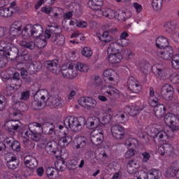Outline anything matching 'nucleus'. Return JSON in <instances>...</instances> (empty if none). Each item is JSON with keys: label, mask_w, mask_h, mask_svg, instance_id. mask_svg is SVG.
<instances>
[{"label": "nucleus", "mask_w": 179, "mask_h": 179, "mask_svg": "<svg viewBox=\"0 0 179 179\" xmlns=\"http://www.w3.org/2000/svg\"><path fill=\"white\" fill-rule=\"evenodd\" d=\"M50 29L45 31V38H51V41L55 45H64L65 44V36L61 35L62 30L59 27L50 26Z\"/></svg>", "instance_id": "nucleus-1"}, {"label": "nucleus", "mask_w": 179, "mask_h": 179, "mask_svg": "<svg viewBox=\"0 0 179 179\" xmlns=\"http://www.w3.org/2000/svg\"><path fill=\"white\" fill-rule=\"evenodd\" d=\"M86 124V119L83 117L79 118L75 116H69L65 118L64 125L66 129H71L73 132H80L82 126Z\"/></svg>", "instance_id": "nucleus-2"}, {"label": "nucleus", "mask_w": 179, "mask_h": 179, "mask_svg": "<svg viewBox=\"0 0 179 179\" xmlns=\"http://www.w3.org/2000/svg\"><path fill=\"white\" fill-rule=\"evenodd\" d=\"M150 136L152 138L153 141L156 145H163V142H166L169 138H171L173 135L166 131H159L157 128L151 127L150 129Z\"/></svg>", "instance_id": "nucleus-3"}, {"label": "nucleus", "mask_w": 179, "mask_h": 179, "mask_svg": "<svg viewBox=\"0 0 179 179\" xmlns=\"http://www.w3.org/2000/svg\"><path fill=\"white\" fill-rule=\"evenodd\" d=\"M48 94V92L45 90H39L34 95V101L31 103V108L35 110H41L44 106H45V95Z\"/></svg>", "instance_id": "nucleus-4"}, {"label": "nucleus", "mask_w": 179, "mask_h": 179, "mask_svg": "<svg viewBox=\"0 0 179 179\" xmlns=\"http://www.w3.org/2000/svg\"><path fill=\"white\" fill-rule=\"evenodd\" d=\"M3 58L13 61V59H17V58L23 59V56L19 54V49L17 47L15 46L13 44H10L8 45L6 53H4Z\"/></svg>", "instance_id": "nucleus-5"}, {"label": "nucleus", "mask_w": 179, "mask_h": 179, "mask_svg": "<svg viewBox=\"0 0 179 179\" xmlns=\"http://www.w3.org/2000/svg\"><path fill=\"white\" fill-rule=\"evenodd\" d=\"M153 103L155 104L159 103V99L157 98H152L150 100V104L152 106V107H154L153 111L155 117L157 118H162L166 114V107L164 105L160 103L158 105H153Z\"/></svg>", "instance_id": "nucleus-6"}, {"label": "nucleus", "mask_w": 179, "mask_h": 179, "mask_svg": "<svg viewBox=\"0 0 179 179\" xmlns=\"http://www.w3.org/2000/svg\"><path fill=\"white\" fill-rule=\"evenodd\" d=\"M160 94L165 100L170 103L169 101H171L174 97V88L170 84H165L161 89Z\"/></svg>", "instance_id": "nucleus-7"}, {"label": "nucleus", "mask_w": 179, "mask_h": 179, "mask_svg": "<svg viewBox=\"0 0 179 179\" xmlns=\"http://www.w3.org/2000/svg\"><path fill=\"white\" fill-rule=\"evenodd\" d=\"M4 128L8 132L14 135L15 132H20L22 127L19 120H8L4 124Z\"/></svg>", "instance_id": "nucleus-8"}, {"label": "nucleus", "mask_w": 179, "mask_h": 179, "mask_svg": "<svg viewBox=\"0 0 179 179\" xmlns=\"http://www.w3.org/2000/svg\"><path fill=\"white\" fill-rule=\"evenodd\" d=\"M128 44H129V41H127V43H123V42L111 43L108 47V54H120L122 51V48L128 45Z\"/></svg>", "instance_id": "nucleus-9"}, {"label": "nucleus", "mask_w": 179, "mask_h": 179, "mask_svg": "<svg viewBox=\"0 0 179 179\" xmlns=\"http://www.w3.org/2000/svg\"><path fill=\"white\" fill-rule=\"evenodd\" d=\"M78 103L80 106L85 107V108H87L88 110H92V108H94V107L97 106V101H96L94 99L89 96L81 97L78 100Z\"/></svg>", "instance_id": "nucleus-10"}, {"label": "nucleus", "mask_w": 179, "mask_h": 179, "mask_svg": "<svg viewBox=\"0 0 179 179\" xmlns=\"http://www.w3.org/2000/svg\"><path fill=\"white\" fill-rule=\"evenodd\" d=\"M58 59L48 60L44 62V66L52 73L58 75L61 72V67H58Z\"/></svg>", "instance_id": "nucleus-11"}, {"label": "nucleus", "mask_w": 179, "mask_h": 179, "mask_svg": "<svg viewBox=\"0 0 179 179\" xmlns=\"http://www.w3.org/2000/svg\"><path fill=\"white\" fill-rule=\"evenodd\" d=\"M45 106L50 108H62L63 106L62 99L59 96H50L45 101Z\"/></svg>", "instance_id": "nucleus-12"}, {"label": "nucleus", "mask_w": 179, "mask_h": 179, "mask_svg": "<svg viewBox=\"0 0 179 179\" xmlns=\"http://www.w3.org/2000/svg\"><path fill=\"white\" fill-rule=\"evenodd\" d=\"M111 133L115 139H123L125 136V129L120 124H113L111 127Z\"/></svg>", "instance_id": "nucleus-13"}, {"label": "nucleus", "mask_w": 179, "mask_h": 179, "mask_svg": "<svg viewBox=\"0 0 179 179\" xmlns=\"http://www.w3.org/2000/svg\"><path fill=\"white\" fill-rule=\"evenodd\" d=\"M91 143L95 146H99L101 145L103 139H104V136L103 131H99V130H94L91 133Z\"/></svg>", "instance_id": "nucleus-14"}, {"label": "nucleus", "mask_w": 179, "mask_h": 179, "mask_svg": "<svg viewBox=\"0 0 179 179\" xmlns=\"http://www.w3.org/2000/svg\"><path fill=\"white\" fill-rule=\"evenodd\" d=\"M162 50H157L156 52L158 57L162 58V59H166V61L173 59V51L171 46H169Z\"/></svg>", "instance_id": "nucleus-15"}, {"label": "nucleus", "mask_w": 179, "mask_h": 179, "mask_svg": "<svg viewBox=\"0 0 179 179\" xmlns=\"http://www.w3.org/2000/svg\"><path fill=\"white\" fill-rule=\"evenodd\" d=\"M174 152V149L171 144L165 143L163 142V145L159 146L158 148V153L161 156H171Z\"/></svg>", "instance_id": "nucleus-16"}, {"label": "nucleus", "mask_w": 179, "mask_h": 179, "mask_svg": "<svg viewBox=\"0 0 179 179\" xmlns=\"http://www.w3.org/2000/svg\"><path fill=\"white\" fill-rule=\"evenodd\" d=\"M43 131V123L32 122L29 124V131L25 132V135L29 136L30 134H37Z\"/></svg>", "instance_id": "nucleus-17"}, {"label": "nucleus", "mask_w": 179, "mask_h": 179, "mask_svg": "<svg viewBox=\"0 0 179 179\" xmlns=\"http://www.w3.org/2000/svg\"><path fill=\"white\" fill-rule=\"evenodd\" d=\"M100 119L97 117H89L87 121L85 120V125L88 129H96L100 127Z\"/></svg>", "instance_id": "nucleus-18"}, {"label": "nucleus", "mask_w": 179, "mask_h": 179, "mask_svg": "<svg viewBox=\"0 0 179 179\" xmlns=\"http://www.w3.org/2000/svg\"><path fill=\"white\" fill-rule=\"evenodd\" d=\"M13 108L16 110V112L10 113L13 117H16L20 112L27 111L29 106L26 103L17 101L13 106Z\"/></svg>", "instance_id": "nucleus-19"}, {"label": "nucleus", "mask_w": 179, "mask_h": 179, "mask_svg": "<svg viewBox=\"0 0 179 179\" xmlns=\"http://www.w3.org/2000/svg\"><path fill=\"white\" fill-rule=\"evenodd\" d=\"M24 163L27 167H29V169H37L38 166V161L36 157H33L32 155H27L24 158Z\"/></svg>", "instance_id": "nucleus-20"}, {"label": "nucleus", "mask_w": 179, "mask_h": 179, "mask_svg": "<svg viewBox=\"0 0 179 179\" xmlns=\"http://www.w3.org/2000/svg\"><path fill=\"white\" fill-rule=\"evenodd\" d=\"M43 68L41 62H33L28 67V72L30 75H36L38 72H40Z\"/></svg>", "instance_id": "nucleus-21"}, {"label": "nucleus", "mask_w": 179, "mask_h": 179, "mask_svg": "<svg viewBox=\"0 0 179 179\" xmlns=\"http://www.w3.org/2000/svg\"><path fill=\"white\" fill-rule=\"evenodd\" d=\"M45 149L48 155H57V152H59L58 144L55 141H49Z\"/></svg>", "instance_id": "nucleus-22"}, {"label": "nucleus", "mask_w": 179, "mask_h": 179, "mask_svg": "<svg viewBox=\"0 0 179 179\" xmlns=\"http://www.w3.org/2000/svg\"><path fill=\"white\" fill-rule=\"evenodd\" d=\"M156 47L159 48V50H163L167 48V47H170L169 45V40L164 36H159L156 39Z\"/></svg>", "instance_id": "nucleus-23"}, {"label": "nucleus", "mask_w": 179, "mask_h": 179, "mask_svg": "<svg viewBox=\"0 0 179 179\" xmlns=\"http://www.w3.org/2000/svg\"><path fill=\"white\" fill-rule=\"evenodd\" d=\"M164 122L166 125H173V124H177L179 122L178 117L173 113H169L164 116Z\"/></svg>", "instance_id": "nucleus-24"}, {"label": "nucleus", "mask_w": 179, "mask_h": 179, "mask_svg": "<svg viewBox=\"0 0 179 179\" xmlns=\"http://www.w3.org/2000/svg\"><path fill=\"white\" fill-rule=\"evenodd\" d=\"M113 31H115V29L105 31L103 34L98 36V38L101 41H103V43H111V41L113 40V38L110 35V33H113Z\"/></svg>", "instance_id": "nucleus-25"}, {"label": "nucleus", "mask_w": 179, "mask_h": 179, "mask_svg": "<svg viewBox=\"0 0 179 179\" xmlns=\"http://www.w3.org/2000/svg\"><path fill=\"white\" fill-rule=\"evenodd\" d=\"M152 71L153 73L157 76V78H159V79H162V78H164V76H169V70L160 69L157 67V66H154L152 69Z\"/></svg>", "instance_id": "nucleus-26"}, {"label": "nucleus", "mask_w": 179, "mask_h": 179, "mask_svg": "<svg viewBox=\"0 0 179 179\" xmlns=\"http://www.w3.org/2000/svg\"><path fill=\"white\" fill-rule=\"evenodd\" d=\"M32 37L34 38H38L43 34V27L40 24L31 25Z\"/></svg>", "instance_id": "nucleus-27"}, {"label": "nucleus", "mask_w": 179, "mask_h": 179, "mask_svg": "<svg viewBox=\"0 0 179 179\" xmlns=\"http://www.w3.org/2000/svg\"><path fill=\"white\" fill-rule=\"evenodd\" d=\"M122 58L121 53H110L108 57V61L110 64H119Z\"/></svg>", "instance_id": "nucleus-28"}, {"label": "nucleus", "mask_w": 179, "mask_h": 179, "mask_svg": "<svg viewBox=\"0 0 179 179\" xmlns=\"http://www.w3.org/2000/svg\"><path fill=\"white\" fill-rule=\"evenodd\" d=\"M145 179H162V171L158 169H151L145 177Z\"/></svg>", "instance_id": "nucleus-29"}, {"label": "nucleus", "mask_w": 179, "mask_h": 179, "mask_svg": "<svg viewBox=\"0 0 179 179\" xmlns=\"http://www.w3.org/2000/svg\"><path fill=\"white\" fill-rule=\"evenodd\" d=\"M73 146L76 149H81L86 146V138L85 137H76L73 140Z\"/></svg>", "instance_id": "nucleus-30"}, {"label": "nucleus", "mask_w": 179, "mask_h": 179, "mask_svg": "<svg viewBox=\"0 0 179 179\" xmlns=\"http://www.w3.org/2000/svg\"><path fill=\"white\" fill-rule=\"evenodd\" d=\"M166 107L171 110L172 114H174L176 117H178L179 115V103L178 102H166Z\"/></svg>", "instance_id": "nucleus-31"}, {"label": "nucleus", "mask_w": 179, "mask_h": 179, "mask_svg": "<svg viewBox=\"0 0 179 179\" xmlns=\"http://www.w3.org/2000/svg\"><path fill=\"white\" fill-rule=\"evenodd\" d=\"M73 68H75V66L73 64H71L68 66V68L61 69L60 72H62V76L65 79H73L74 74H69V72H72Z\"/></svg>", "instance_id": "nucleus-32"}, {"label": "nucleus", "mask_w": 179, "mask_h": 179, "mask_svg": "<svg viewBox=\"0 0 179 179\" xmlns=\"http://www.w3.org/2000/svg\"><path fill=\"white\" fill-rule=\"evenodd\" d=\"M72 142V136H64L59 138L58 141V145L61 146V148H66V146L69 145V143Z\"/></svg>", "instance_id": "nucleus-33"}, {"label": "nucleus", "mask_w": 179, "mask_h": 179, "mask_svg": "<svg viewBox=\"0 0 179 179\" xmlns=\"http://www.w3.org/2000/svg\"><path fill=\"white\" fill-rule=\"evenodd\" d=\"M54 129H55V126H54L53 123L50 122H44L42 123V131H45V132H48V134H52L54 132Z\"/></svg>", "instance_id": "nucleus-34"}, {"label": "nucleus", "mask_w": 179, "mask_h": 179, "mask_svg": "<svg viewBox=\"0 0 179 179\" xmlns=\"http://www.w3.org/2000/svg\"><path fill=\"white\" fill-rule=\"evenodd\" d=\"M6 79H10L11 80H14L17 82V83L15 84V87H20L22 86V80H20V74L17 72L13 73L9 76L8 78H6Z\"/></svg>", "instance_id": "nucleus-35"}, {"label": "nucleus", "mask_w": 179, "mask_h": 179, "mask_svg": "<svg viewBox=\"0 0 179 179\" xmlns=\"http://www.w3.org/2000/svg\"><path fill=\"white\" fill-rule=\"evenodd\" d=\"M100 12L102 13L103 16H105V17H107L108 19H115V13H117V11L111 8H103Z\"/></svg>", "instance_id": "nucleus-36"}, {"label": "nucleus", "mask_w": 179, "mask_h": 179, "mask_svg": "<svg viewBox=\"0 0 179 179\" xmlns=\"http://www.w3.org/2000/svg\"><path fill=\"white\" fill-rule=\"evenodd\" d=\"M21 34L24 39L29 38V37H32L31 24H29L24 27L21 31Z\"/></svg>", "instance_id": "nucleus-37"}, {"label": "nucleus", "mask_w": 179, "mask_h": 179, "mask_svg": "<svg viewBox=\"0 0 179 179\" xmlns=\"http://www.w3.org/2000/svg\"><path fill=\"white\" fill-rule=\"evenodd\" d=\"M117 75V73L113 69H107L103 72V76L104 78H106L108 80H110V82L114 81V78H115V76Z\"/></svg>", "instance_id": "nucleus-38"}, {"label": "nucleus", "mask_w": 179, "mask_h": 179, "mask_svg": "<svg viewBox=\"0 0 179 179\" xmlns=\"http://www.w3.org/2000/svg\"><path fill=\"white\" fill-rule=\"evenodd\" d=\"M166 174L168 177H176V178H179V168L172 166L166 171Z\"/></svg>", "instance_id": "nucleus-39"}, {"label": "nucleus", "mask_w": 179, "mask_h": 179, "mask_svg": "<svg viewBox=\"0 0 179 179\" xmlns=\"http://www.w3.org/2000/svg\"><path fill=\"white\" fill-rule=\"evenodd\" d=\"M20 45L24 48H28V50H34L36 48V43L34 41H22L20 43Z\"/></svg>", "instance_id": "nucleus-40"}, {"label": "nucleus", "mask_w": 179, "mask_h": 179, "mask_svg": "<svg viewBox=\"0 0 179 179\" xmlns=\"http://www.w3.org/2000/svg\"><path fill=\"white\" fill-rule=\"evenodd\" d=\"M138 166L136 165V162L134 159L130 160L127 164V171L129 174H134L135 173V169H137Z\"/></svg>", "instance_id": "nucleus-41"}, {"label": "nucleus", "mask_w": 179, "mask_h": 179, "mask_svg": "<svg viewBox=\"0 0 179 179\" xmlns=\"http://www.w3.org/2000/svg\"><path fill=\"white\" fill-rule=\"evenodd\" d=\"M143 110V108H140L139 106H131L129 108V114L131 117H135L136 115H138L141 111Z\"/></svg>", "instance_id": "nucleus-42"}, {"label": "nucleus", "mask_w": 179, "mask_h": 179, "mask_svg": "<svg viewBox=\"0 0 179 179\" xmlns=\"http://www.w3.org/2000/svg\"><path fill=\"white\" fill-rule=\"evenodd\" d=\"M164 27L167 33H173L177 29V24L174 22H169L166 23Z\"/></svg>", "instance_id": "nucleus-43"}, {"label": "nucleus", "mask_w": 179, "mask_h": 179, "mask_svg": "<svg viewBox=\"0 0 179 179\" xmlns=\"http://www.w3.org/2000/svg\"><path fill=\"white\" fill-rule=\"evenodd\" d=\"M152 6L154 10H162V6H163V0H152Z\"/></svg>", "instance_id": "nucleus-44"}, {"label": "nucleus", "mask_w": 179, "mask_h": 179, "mask_svg": "<svg viewBox=\"0 0 179 179\" xmlns=\"http://www.w3.org/2000/svg\"><path fill=\"white\" fill-rule=\"evenodd\" d=\"M22 176H24V177H30V176H31L33 174V173H34V169H31L30 167H28L27 166H25L24 167L22 168Z\"/></svg>", "instance_id": "nucleus-45"}, {"label": "nucleus", "mask_w": 179, "mask_h": 179, "mask_svg": "<svg viewBox=\"0 0 179 179\" xmlns=\"http://www.w3.org/2000/svg\"><path fill=\"white\" fill-rule=\"evenodd\" d=\"M90 3L92 8H94V9H96V10H99V8H101V6L103 5V0H91L90 1Z\"/></svg>", "instance_id": "nucleus-46"}, {"label": "nucleus", "mask_w": 179, "mask_h": 179, "mask_svg": "<svg viewBox=\"0 0 179 179\" xmlns=\"http://www.w3.org/2000/svg\"><path fill=\"white\" fill-rule=\"evenodd\" d=\"M19 164H20V161L15 160L10 162H6V166L8 169L10 170H16L19 167Z\"/></svg>", "instance_id": "nucleus-47"}, {"label": "nucleus", "mask_w": 179, "mask_h": 179, "mask_svg": "<svg viewBox=\"0 0 179 179\" xmlns=\"http://www.w3.org/2000/svg\"><path fill=\"white\" fill-rule=\"evenodd\" d=\"M127 14L124 11H116L115 19H117L120 22H125Z\"/></svg>", "instance_id": "nucleus-48"}, {"label": "nucleus", "mask_w": 179, "mask_h": 179, "mask_svg": "<svg viewBox=\"0 0 179 179\" xmlns=\"http://www.w3.org/2000/svg\"><path fill=\"white\" fill-rule=\"evenodd\" d=\"M8 50V45H5V41L0 42V58L2 59L5 57V53Z\"/></svg>", "instance_id": "nucleus-49"}, {"label": "nucleus", "mask_w": 179, "mask_h": 179, "mask_svg": "<svg viewBox=\"0 0 179 179\" xmlns=\"http://www.w3.org/2000/svg\"><path fill=\"white\" fill-rule=\"evenodd\" d=\"M78 159H71L67 165V169L68 170H75V169H76V166H78Z\"/></svg>", "instance_id": "nucleus-50"}, {"label": "nucleus", "mask_w": 179, "mask_h": 179, "mask_svg": "<svg viewBox=\"0 0 179 179\" xmlns=\"http://www.w3.org/2000/svg\"><path fill=\"white\" fill-rule=\"evenodd\" d=\"M171 65L173 69H179V55H176L172 58Z\"/></svg>", "instance_id": "nucleus-51"}, {"label": "nucleus", "mask_w": 179, "mask_h": 179, "mask_svg": "<svg viewBox=\"0 0 179 179\" xmlns=\"http://www.w3.org/2000/svg\"><path fill=\"white\" fill-rule=\"evenodd\" d=\"M5 160H6V163H10V162H15V160L19 159H17V157L13 153L8 152L6 154Z\"/></svg>", "instance_id": "nucleus-52"}, {"label": "nucleus", "mask_w": 179, "mask_h": 179, "mask_svg": "<svg viewBox=\"0 0 179 179\" xmlns=\"http://www.w3.org/2000/svg\"><path fill=\"white\" fill-rule=\"evenodd\" d=\"M41 133H29V136H31V139L34 142H40L41 139Z\"/></svg>", "instance_id": "nucleus-53"}, {"label": "nucleus", "mask_w": 179, "mask_h": 179, "mask_svg": "<svg viewBox=\"0 0 179 179\" xmlns=\"http://www.w3.org/2000/svg\"><path fill=\"white\" fill-rule=\"evenodd\" d=\"M76 67L78 71H80V72H87V71H89V67L87 66V65L82 63H77Z\"/></svg>", "instance_id": "nucleus-54"}, {"label": "nucleus", "mask_w": 179, "mask_h": 179, "mask_svg": "<svg viewBox=\"0 0 179 179\" xmlns=\"http://www.w3.org/2000/svg\"><path fill=\"white\" fill-rule=\"evenodd\" d=\"M138 83H139V82H138L135 78L131 76L128 78V81H127V85L129 89H132V87L138 85Z\"/></svg>", "instance_id": "nucleus-55"}, {"label": "nucleus", "mask_w": 179, "mask_h": 179, "mask_svg": "<svg viewBox=\"0 0 179 179\" xmlns=\"http://www.w3.org/2000/svg\"><path fill=\"white\" fill-rule=\"evenodd\" d=\"M124 145L126 146H136L138 145V140L132 138H128L124 141Z\"/></svg>", "instance_id": "nucleus-56"}, {"label": "nucleus", "mask_w": 179, "mask_h": 179, "mask_svg": "<svg viewBox=\"0 0 179 179\" xmlns=\"http://www.w3.org/2000/svg\"><path fill=\"white\" fill-rule=\"evenodd\" d=\"M82 54L84 57L89 58L90 57H92L93 52L90 48L85 47L83 49Z\"/></svg>", "instance_id": "nucleus-57"}, {"label": "nucleus", "mask_w": 179, "mask_h": 179, "mask_svg": "<svg viewBox=\"0 0 179 179\" xmlns=\"http://www.w3.org/2000/svg\"><path fill=\"white\" fill-rule=\"evenodd\" d=\"M129 90L132 92V93H135L136 94H138V93H140L142 90V86L139 85V83H137L136 85H133L132 88H129Z\"/></svg>", "instance_id": "nucleus-58"}, {"label": "nucleus", "mask_w": 179, "mask_h": 179, "mask_svg": "<svg viewBox=\"0 0 179 179\" xmlns=\"http://www.w3.org/2000/svg\"><path fill=\"white\" fill-rule=\"evenodd\" d=\"M20 87H16V88L12 85H8L6 87V93L7 96H10L13 94L17 90V89H20Z\"/></svg>", "instance_id": "nucleus-59"}, {"label": "nucleus", "mask_w": 179, "mask_h": 179, "mask_svg": "<svg viewBox=\"0 0 179 179\" xmlns=\"http://www.w3.org/2000/svg\"><path fill=\"white\" fill-rule=\"evenodd\" d=\"M170 80L171 83L173 85H177V83H179V75L177 73H173L170 76Z\"/></svg>", "instance_id": "nucleus-60"}, {"label": "nucleus", "mask_w": 179, "mask_h": 179, "mask_svg": "<svg viewBox=\"0 0 179 179\" xmlns=\"http://www.w3.org/2000/svg\"><path fill=\"white\" fill-rule=\"evenodd\" d=\"M123 55L126 57L127 59H132V58H134V53H132L131 50L127 48L124 49Z\"/></svg>", "instance_id": "nucleus-61"}, {"label": "nucleus", "mask_w": 179, "mask_h": 179, "mask_svg": "<svg viewBox=\"0 0 179 179\" xmlns=\"http://www.w3.org/2000/svg\"><path fill=\"white\" fill-rule=\"evenodd\" d=\"M14 152H20V143L17 141H14L10 147Z\"/></svg>", "instance_id": "nucleus-62"}, {"label": "nucleus", "mask_w": 179, "mask_h": 179, "mask_svg": "<svg viewBox=\"0 0 179 179\" xmlns=\"http://www.w3.org/2000/svg\"><path fill=\"white\" fill-rule=\"evenodd\" d=\"M9 10H10L9 8L0 9V16H1V17H9V16H10V14L9 13Z\"/></svg>", "instance_id": "nucleus-63"}, {"label": "nucleus", "mask_w": 179, "mask_h": 179, "mask_svg": "<svg viewBox=\"0 0 179 179\" xmlns=\"http://www.w3.org/2000/svg\"><path fill=\"white\" fill-rule=\"evenodd\" d=\"M54 173H55V169H54V167H49L46 169L45 173L48 178H51V177L54 176Z\"/></svg>", "instance_id": "nucleus-64"}]
</instances>
